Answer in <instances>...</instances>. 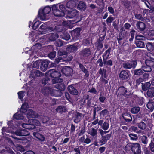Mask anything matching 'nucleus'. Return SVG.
Instances as JSON below:
<instances>
[{
  "label": "nucleus",
  "mask_w": 154,
  "mask_h": 154,
  "mask_svg": "<svg viewBox=\"0 0 154 154\" xmlns=\"http://www.w3.org/2000/svg\"><path fill=\"white\" fill-rule=\"evenodd\" d=\"M77 49V47L74 45L69 46L67 48V50L70 52H74L76 51Z\"/></svg>",
  "instance_id": "obj_28"
},
{
  "label": "nucleus",
  "mask_w": 154,
  "mask_h": 154,
  "mask_svg": "<svg viewBox=\"0 0 154 154\" xmlns=\"http://www.w3.org/2000/svg\"><path fill=\"white\" fill-rule=\"evenodd\" d=\"M110 53V50L109 49L107 50L104 53L103 57L105 56L106 58H108L109 56Z\"/></svg>",
  "instance_id": "obj_56"
},
{
  "label": "nucleus",
  "mask_w": 154,
  "mask_h": 154,
  "mask_svg": "<svg viewBox=\"0 0 154 154\" xmlns=\"http://www.w3.org/2000/svg\"><path fill=\"white\" fill-rule=\"evenodd\" d=\"M50 72L51 77L54 78L59 77L61 75L60 72L55 71L54 69L50 70Z\"/></svg>",
  "instance_id": "obj_10"
},
{
  "label": "nucleus",
  "mask_w": 154,
  "mask_h": 154,
  "mask_svg": "<svg viewBox=\"0 0 154 154\" xmlns=\"http://www.w3.org/2000/svg\"><path fill=\"white\" fill-rule=\"evenodd\" d=\"M141 140L142 143L144 144H146L148 143V140L146 136L144 135L142 136L141 138Z\"/></svg>",
  "instance_id": "obj_43"
},
{
  "label": "nucleus",
  "mask_w": 154,
  "mask_h": 154,
  "mask_svg": "<svg viewBox=\"0 0 154 154\" xmlns=\"http://www.w3.org/2000/svg\"><path fill=\"white\" fill-rule=\"evenodd\" d=\"M68 15L67 16V18H72L76 17L78 15L79 12L76 10L73 9L72 11L68 10Z\"/></svg>",
  "instance_id": "obj_7"
},
{
  "label": "nucleus",
  "mask_w": 154,
  "mask_h": 154,
  "mask_svg": "<svg viewBox=\"0 0 154 154\" xmlns=\"http://www.w3.org/2000/svg\"><path fill=\"white\" fill-rule=\"evenodd\" d=\"M40 63V61L38 60L34 62L33 64L32 67L33 68H38Z\"/></svg>",
  "instance_id": "obj_46"
},
{
  "label": "nucleus",
  "mask_w": 154,
  "mask_h": 154,
  "mask_svg": "<svg viewBox=\"0 0 154 154\" xmlns=\"http://www.w3.org/2000/svg\"><path fill=\"white\" fill-rule=\"evenodd\" d=\"M140 110V108L139 107H134L131 109V112L133 114L138 113Z\"/></svg>",
  "instance_id": "obj_36"
},
{
  "label": "nucleus",
  "mask_w": 154,
  "mask_h": 154,
  "mask_svg": "<svg viewBox=\"0 0 154 154\" xmlns=\"http://www.w3.org/2000/svg\"><path fill=\"white\" fill-rule=\"evenodd\" d=\"M109 124L108 122H105L103 125L102 128L104 130H107L109 127Z\"/></svg>",
  "instance_id": "obj_44"
},
{
  "label": "nucleus",
  "mask_w": 154,
  "mask_h": 154,
  "mask_svg": "<svg viewBox=\"0 0 154 154\" xmlns=\"http://www.w3.org/2000/svg\"><path fill=\"white\" fill-rule=\"evenodd\" d=\"M62 71L66 75H68L72 72V70L69 66H65L62 69Z\"/></svg>",
  "instance_id": "obj_11"
},
{
  "label": "nucleus",
  "mask_w": 154,
  "mask_h": 154,
  "mask_svg": "<svg viewBox=\"0 0 154 154\" xmlns=\"http://www.w3.org/2000/svg\"><path fill=\"white\" fill-rule=\"evenodd\" d=\"M106 97H105L102 96L101 95H100L99 100L100 102L103 103Z\"/></svg>",
  "instance_id": "obj_59"
},
{
  "label": "nucleus",
  "mask_w": 154,
  "mask_h": 154,
  "mask_svg": "<svg viewBox=\"0 0 154 154\" xmlns=\"http://www.w3.org/2000/svg\"><path fill=\"white\" fill-rule=\"evenodd\" d=\"M77 8L79 10L84 11L86 8V5L84 2L80 1L78 5Z\"/></svg>",
  "instance_id": "obj_17"
},
{
  "label": "nucleus",
  "mask_w": 154,
  "mask_h": 154,
  "mask_svg": "<svg viewBox=\"0 0 154 154\" xmlns=\"http://www.w3.org/2000/svg\"><path fill=\"white\" fill-rule=\"evenodd\" d=\"M40 22L39 21H37L34 22L32 26V29L34 30L36 29L40 24Z\"/></svg>",
  "instance_id": "obj_41"
},
{
  "label": "nucleus",
  "mask_w": 154,
  "mask_h": 154,
  "mask_svg": "<svg viewBox=\"0 0 154 154\" xmlns=\"http://www.w3.org/2000/svg\"><path fill=\"white\" fill-rule=\"evenodd\" d=\"M56 54V52H51L49 54L48 57L51 59L55 57Z\"/></svg>",
  "instance_id": "obj_51"
},
{
  "label": "nucleus",
  "mask_w": 154,
  "mask_h": 154,
  "mask_svg": "<svg viewBox=\"0 0 154 154\" xmlns=\"http://www.w3.org/2000/svg\"><path fill=\"white\" fill-rule=\"evenodd\" d=\"M79 67L81 69L82 71L85 73V76L88 77L89 75L88 72L86 69L83 66V65L81 64L79 65Z\"/></svg>",
  "instance_id": "obj_31"
},
{
  "label": "nucleus",
  "mask_w": 154,
  "mask_h": 154,
  "mask_svg": "<svg viewBox=\"0 0 154 154\" xmlns=\"http://www.w3.org/2000/svg\"><path fill=\"white\" fill-rule=\"evenodd\" d=\"M66 107L63 106H59L56 109V111L59 113H62L66 111Z\"/></svg>",
  "instance_id": "obj_24"
},
{
  "label": "nucleus",
  "mask_w": 154,
  "mask_h": 154,
  "mask_svg": "<svg viewBox=\"0 0 154 154\" xmlns=\"http://www.w3.org/2000/svg\"><path fill=\"white\" fill-rule=\"evenodd\" d=\"M142 69L144 71L146 72H150L152 70L151 67L146 65L143 66L142 67Z\"/></svg>",
  "instance_id": "obj_34"
},
{
  "label": "nucleus",
  "mask_w": 154,
  "mask_h": 154,
  "mask_svg": "<svg viewBox=\"0 0 154 154\" xmlns=\"http://www.w3.org/2000/svg\"><path fill=\"white\" fill-rule=\"evenodd\" d=\"M147 107L151 111H152L154 109V105L152 100H149L146 105Z\"/></svg>",
  "instance_id": "obj_30"
},
{
  "label": "nucleus",
  "mask_w": 154,
  "mask_h": 154,
  "mask_svg": "<svg viewBox=\"0 0 154 154\" xmlns=\"http://www.w3.org/2000/svg\"><path fill=\"white\" fill-rule=\"evenodd\" d=\"M98 127L99 126H98L96 129L93 128L90 129L89 131L88 134L93 137L96 136L97 134V129Z\"/></svg>",
  "instance_id": "obj_19"
},
{
  "label": "nucleus",
  "mask_w": 154,
  "mask_h": 154,
  "mask_svg": "<svg viewBox=\"0 0 154 154\" xmlns=\"http://www.w3.org/2000/svg\"><path fill=\"white\" fill-rule=\"evenodd\" d=\"M51 10L49 6L41 7L38 11V17L41 20H46L50 17V14Z\"/></svg>",
  "instance_id": "obj_1"
},
{
  "label": "nucleus",
  "mask_w": 154,
  "mask_h": 154,
  "mask_svg": "<svg viewBox=\"0 0 154 154\" xmlns=\"http://www.w3.org/2000/svg\"><path fill=\"white\" fill-rule=\"evenodd\" d=\"M137 27L138 29L140 31L143 30L145 28L144 23L142 22H138L137 23Z\"/></svg>",
  "instance_id": "obj_22"
},
{
  "label": "nucleus",
  "mask_w": 154,
  "mask_h": 154,
  "mask_svg": "<svg viewBox=\"0 0 154 154\" xmlns=\"http://www.w3.org/2000/svg\"><path fill=\"white\" fill-rule=\"evenodd\" d=\"M136 45L137 47L141 48H144L145 46V45L143 42L141 41H137L136 42Z\"/></svg>",
  "instance_id": "obj_38"
},
{
  "label": "nucleus",
  "mask_w": 154,
  "mask_h": 154,
  "mask_svg": "<svg viewBox=\"0 0 154 154\" xmlns=\"http://www.w3.org/2000/svg\"><path fill=\"white\" fill-rule=\"evenodd\" d=\"M104 64H106L107 65L112 66V61L111 60H109L108 61L104 60Z\"/></svg>",
  "instance_id": "obj_55"
},
{
  "label": "nucleus",
  "mask_w": 154,
  "mask_h": 154,
  "mask_svg": "<svg viewBox=\"0 0 154 154\" xmlns=\"http://www.w3.org/2000/svg\"><path fill=\"white\" fill-rule=\"evenodd\" d=\"M62 29V26L61 25H58L56 26L55 29L58 32H60Z\"/></svg>",
  "instance_id": "obj_54"
},
{
  "label": "nucleus",
  "mask_w": 154,
  "mask_h": 154,
  "mask_svg": "<svg viewBox=\"0 0 154 154\" xmlns=\"http://www.w3.org/2000/svg\"><path fill=\"white\" fill-rule=\"evenodd\" d=\"M2 133L3 134V132H6L8 133H13V131H10L9 130V128H6V127H3L2 129Z\"/></svg>",
  "instance_id": "obj_48"
},
{
  "label": "nucleus",
  "mask_w": 154,
  "mask_h": 154,
  "mask_svg": "<svg viewBox=\"0 0 154 154\" xmlns=\"http://www.w3.org/2000/svg\"><path fill=\"white\" fill-rule=\"evenodd\" d=\"M24 91H21L19 92L18 93L19 98L20 99H22L23 98L24 96Z\"/></svg>",
  "instance_id": "obj_47"
},
{
  "label": "nucleus",
  "mask_w": 154,
  "mask_h": 154,
  "mask_svg": "<svg viewBox=\"0 0 154 154\" xmlns=\"http://www.w3.org/2000/svg\"><path fill=\"white\" fill-rule=\"evenodd\" d=\"M24 116L21 112L19 113L17 112L13 116V119L20 120L23 119Z\"/></svg>",
  "instance_id": "obj_20"
},
{
  "label": "nucleus",
  "mask_w": 154,
  "mask_h": 154,
  "mask_svg": "<svg viewBox=\"0 0 154 154\" xmlns=\"http://www.w3.org/2000/svg\"><path fill=\"white\" fill-rule=\"evenodd\" d=\"M48 120V118L47 116H44L42 119V122L44 123H47Z\"/></svg>",
  "instance_id": "obj_57"
},
{
  "label": "nucleus",
  "mask_w": 154,
  "mask_h": 154,
  "mask_svg": "<svg viewBox=\"0 0 154 154\" xmlns=\"http://www.w3.org/2000/svg\"><path fill=\"white\" fill-rule=\"evenodd\" d=\"M146 65L149 66L150 67L152 66L154 64V62L151 60H147L145 61Z\"/></svg>",
  "instance_id": "obj_45"
},
{
  "label": "nucleus",
  "mask_w": 154,
  "mask_h": 154,
  "mask_svg": "<svg viewBox=\"0 0 154 154\" xmlns=\"http://www.w3.org/2000/svg\"><path fill=\"white\" fill-rule=\"evenodd\" d=\"M68 89L69 92L71 94L77 95L78 92L77 90L72 86H69L68 87Z\"/></svg>",
  "instance_id": "obj_16"
},
{
  "label": "nucleus",
  "mask_w": 154,
  "mask_h": 154,
  "mask_svg": "<svg viewBox=\"0 0 154 154\" xmlns=\"http://www.w3.org/2000/svg\"><path fill=\"white\" fill-rule=\"evenodd\" d=\"M65 60L63 59V57H59L58 58L56 59L55 63H58L60 62H62Z\"/></svg>",
  "instance_id": "obj_52"
},
{
  "label": "nucleus",
  "mask_w": 154,
  "mask_h": 154,
  "mask_svg": "<svg viewBox=\"0 0 154 154\" xmlns=\"http://www.w3.org/2000/svg\"><path fill=\"white\" fill-rule=\"evenodd\" d=\"M48 64V62L47 60H45L42 61L41 64L40 69L42 71H45L47 69Z\"/></svg>",
  "instance_id": "obj_13"
},
{
  "label": "nucleus",
  "mask_w": 154,
  "mask_h": 154,
  "mask_svg": "<svg viewBox=\"0 0 154 154\" xmlns=\"http://www.w3.org/2000/svg\"><path fill=\"white\" fill-rule=\"evenodd\" d=\"M147 95L151 97L154 96V88H151L149 89L147 92Z\"/></svg>",
  "instance_id": "obj_26"
},
{
  "label": "nucleus",
  "mask_w": 154,
  "mask_h": 154,
  "mask_svg": "<svg viewBox=\"0 0 154 154\" xmlns=\"http://www.w3.org/2000/svg\"><path fill=\"white\" fill-rule=\"evenodd\" d=\"M22 127L24 128L28 129H32L33 128L32 123H30V121L29 122V120L27 123H24L22 125Z\"/></svg>",
  "instance_id": "obj_21"
},
{
  "label": "nucleus",
  "mask_w": 154,
  "mask_h": 154,
  "mask_svg": "<svg viewBox=\"0 0 154 154\" xmlns=\"http://www.w3.org/2000/svg\"><path fill=\"white\" fill-rule=\"evenodd\" d=\"M137 126L139 128L142 130H145L146 128V124L143 122H141L139 123Z\"/></svg>",
  "instance_id": "obj_35"
},
{
  "label": "nucleus",
  "mask_w": 154,
  "mask_h": 154,
  "mask_svg": "<svg viewBox=\"0 0 154 154\" xmlns=\"http://www.w3.org/2000/svg\"><path fill=\"white\" fill-rule=\"evenodd\" d=\"M26 115L27 117L28 118H37L38 117V114L36 113L33 110L30 109H29L27 110Z\"/></svg>",
  "instance_id": "obj_8"
},
{
  "label": "nucleus",
  "mask_w": 154,
  "mask_h": 154,
  "mask_svg": "<svg viewBox=\"0 0 154 154\" xmlns=\"http://www.w3.org/2000/svg\"><path fill=\"white\" fill-rule=\"evenodd\" d=\"M119 90L120 91L121 94L123 95H125L126 93L127 92V90L124 87H120L119 88Z\"/></svg>",
  "instance_id": "obj_37"
},
{
  "label": "nucleus",
  "mask_w": 154,
  "mask_h": 154,
  "mask_svg": "<svg viewBox=\"0 0 154 154\" xmlns=\"http://www.w3.org/2000/svg\"><path fill=\"white\" fill-rule=\"evenodd\" d=\"M30 121V123H32L33 128L34 127V125L39 126L40 125V122L37 120L31 119L29 120V122Z\"/></svg>",
  "instance_id": "obj_23"
},
{
  "label": "nucleus",
  "mask_w": 154,
  "mask_h": 154,
  "mask_svg": "<svg viewBox=\"0 0 154 154\" xmlns=\"http://www.w3.org/2000/svg\"><path fill=\"white\" fill-rule=\"evenodd\" d=\"M21 133L20 134H19V136H26L29 134V133L28 131L26 129H21Z\"/></svg>",
  "instance_id": "obj_33"
},
{
  "label": "nucleus",
  "mask_w": 154,
  "mask_h": 154,
  "mask_svg": "<svg viewBox=\"0 0 154 154\" xmlns=\"http://www.w3.org/2000/svg\"><path fill=\"white\" fill-rule=\"evenodd\" d=\"M119 77L122 80H125L128 78L129 75L127 72L124 70L120 72Z\"/></svg>",
  "instance_id": "obj_12"
},
{
  "label": "nucleus",
  "mask_w": 154,
  "mask_h": 154,
  "mask_svg": "<svg viewBox=\"0 0 154 154\" xmlns=\"http://www.w3.org/2000/svg\"><path fill=\"white\" fill-rule=\"evenodd\" d=\"M143 79L142 78H139L136 81V82L137 84H140L141 82L143 81Z\"/></svg>",
  "instance_id": "obj_63"
},
{
  "label": "nucleus",
  "mask_w": 154,
  "mask_h": 154,
  "mask_svg": "<svg viewBox=\"0 0 154 154\" xmlns=\"http://www.w3.org/2000/svg\"><path fill=\"white\" fill-rule=\"evenodd\" d=\"M88 92H89L94 93V94H96L97 93V91L95 89V88H93L90 89V90Z\"/></svg>",
  "instance_id": "obj_62"
},
{
  "label": "nucleus",
  "mask_w": 154,
  "mask_h": 154,
  "mask_svg": "<svg viewBox=\"0 0 154 154\" xmlns=\"http://www.w3.org/2000/svg\"><path fill=\"white\" fill-rule=\"evenodd\" d=\"M143 73V72L140 69L135 70L134 71V74L135 75H141Z\"/></svg>",
  "instance_id": "obj_40"
},
{
  "label": "nucleus",
  "mask_w": 154,
  "mask_h": 154,
  "mask_svg": "<svg viewBox=\"0 0 154 154\" xmlns=\"http://www.w3.org/2000/svg\"><path fill=\"white\" fill-rule=\"evenodd\" d=\"M141 147L138 143H133L132 146L131 150L134 154H140L141 153Z\"/></svg>",
  "instance_id": "obj_6"
},
{
  "label": "nucleus",
  "mask_w": 154,
  "mask_h": 154,
  "mask_svg": "<svg viewBox=\"0 0 154 154\" xmlns=\"http://www.w3.org/2000/svg\"><path fill=\"white\" fill-rule=\"evenodd\" d=\"M114 20L113 17H109L106 20V22L107 23H110Z\"/></svg>",
  "instance_id": "obj_58"
},
{
  "label": "nucleus",
  "mask_w": 154,
  "mask_h": 154,
  "mask_svg": "<svg viewBox=\"0 0 154 154\" xmlns=\"http://www.w3.org/2000/svg\"><path fill=\"white\" fill-rule=\"evenodd\" d=\"M28 105L27 103H25L23 104L21 106V109L20 110V113H24L26 112H27V110L28 108Z\"/></svg>",
  "instance_id": "obj_18"
},
{
  "label": "nucleus",
  "mask_w": 154,
  "mask_h": 154,
  "mask_svg": "<svg viewBox=\"0 0 154 154\" xmlns=\"http://www.w3.org/2000/svg\"><path fill=\"white\" fill-rule=\"evenodd\" d=\"M131 131H132L135 132H137V131L138 130L137 128L135 126H132L130 129Z\"/></svg>",
  "instance_id": "obj_61"
},
{
  "label": "nucleus",
  "mask_w": 154,
  "mask_h": 154,
  "mask_svg": "<svg viewBox=\"0 0 154 154\" xmlns=\"http://www.w3.org/2000/svg\"><path fill=\"white\" fill-rule=\"evenodd\" d=\"M42 73L39 70H33L31 73L32 76L34 78L40 77L42 75Z\"/></svg>",
  "instance_id": "obj_14"
},
{
  "label": "nucleus",
  "mask_w": 154,
  "mask_h": 154,
  "mask_svg": "<svg viewBox=\"0 0 154 154\" xmlns=\"http://www.w3.org/2000/svg\"><path fill=\"white\" fill-rule=\"evenodd\" d=\"M52 10L54 15L56 17H62L64 16V13L58 8V5H54L52 7Z\"/></svg>",
  "instance_id": "obj_3"
},
{
  "label": "nucleus",
  "mask_w": 154,
  "mask_h": 154,
  "mask_svg": "<svg viewBox=\"0 0 154 154\" xmlns=\"http://www.w3.org/2000/svg\"><path fill=\"white\" fill-rule=\"evenodd\" d=\"M108 10L111 14H113L114 13L113 8L111 7H108Z\"/></svg>",
  "instance_id": "obj_64"
},
{
  "label": "nucleus",
  "mask_w": 154,
  "mask_h": 154,
  "mask_svg": "<svg viewBox=\"0 0 154 154\" xmlns=\"http://www.w3.org/2000/svg\"><path fill=\"white\" fill-rule=\"evenodd\" d=\"M55 87L59 89V90L51 89V92H50V94L52 96L55 97L61 96L62 94L61 91H64L65 89L64 85L63 83L57 84L55 85Z\"/></svg>",
  "instance_id": "obj_2"
},
{
  "label": "nucleus",
  "mask_w": 154,
  "mask_h": 154,
  "mask_svg": "<svg viewBox=\"0 0 154 154\" xmlns=\"http://www.w3.org/2000/svg\"><path fill=\"white\" fill-rule=\"evenodd\" d=\"M53 83H60L62 82L63 80L61 78H59V77H57L56 78H54L52 80Z\"/></svg>",
  "instance_id": "obj_39"
},
{
  "label": "nucleus",
  "mask_w": 154,
  "mask_h": 154,
  "mask_svg": "<svg viewBox=\"0 0 154 154\" xmlns=\"http://www.w3.org/2000/svg\"><path fill=\"white\" fill-rule=\"evenodd\" d=\"M150 83L149 82H147L144 84H142V88L143 90L146 91L147 90L150 86Z\"/></svg>",
  "instance_id": "obj_27"
},
{
  "label": "nucleus",
  "mask_w": 154,
  "mask_h": 154,
  "mask_svg": "<svg viewBox=\"0 0 154 154\" xmlns=\"http://www.w3.org/2000/svg\"><path fill=\"white\" fill-rule=\"evenodd\" d=\"M46 36L51 41L55 40L59 36L56 33H51L47 35Z\"/></svg>",
  "instance_id": "obj_15"
},
{
  "label": "nucleus",
  "mask_w": 154,
  "mask_h": 154,
  "mask_svg": "<svg viewBox=\"0 0 154 154\" xmlns=\"http://www.w3.org/2000/svg\"><path fill=\"white\" fill-rule=\"evenodd\" d=\"M78 0H67V3L66 5V6L68 9H72L75 7L78 2Z\"/></svg>",
  "instance_id": "obj_5"
},
{
  "label": "nucleus",
  "mask_w": 154,
  "mask_h": 154,
  "mask_svg": "<svg viewBox=\"0 0 154 154\" xmlns=\"http://www.w3.org/2000/svg\"><path fill=\"white\" fill-rule=\"evenodd\" d=\"M58 5V8L61 11H63L65 14V13L66 11H68L69 9L67 8V7H65V6L63 4Z\"/></svg>",
  "instance_id": "obj_25"
},
{
  "label": "nucleus",
  "mask_w": 154,
  "mask_h": 154,
  "mask_svg": "<svg viewBox=\"0 0 154 154\" xmlns=\"http://www.w3.org/2000/svg\"><path fill=\"white\" fill-rule=\"evenodd\" d=\"M63 39L66 40H68L69 39L70 36L67 33H66L63 37H62Z\"/></svg>",
  "instance_id": "obj_53"
},
{
  "label": "nucleus",
  "mask_w": 154,
  "mask_h": 154,
  "mask_svg": "<svg viewBox=\"0 0 154 154\" xmlns=\"http://www.w3.org/2000/svg\"><path fill=\"white\" fill-rule=\"evenodd\" d=\"M48 29V26L46 24L44 23L42 25L39 29V31L38 32V34H43L46 33L47 29Z\"/></svg>",
  "instance_id": "obj_9"
},
{
  "label": "nucleus",
  "mask_w": 154,
  "mask_h": 154,
  "mask_svg": "<svg viewBox=\"0 0 154 154\" xmlns=\"http://www.w3.org/2000/svg\"><path fill=\"white\" fill-rule=\"evenodd\" d=\"M107 113V111L106 109H104L101 111L100 112V115L103 116L106 115Z\"/></svg>",
  "instance_id": "obj_60"
},
{
  "label": "nucleus",
  "mask_w": 154,
  "mask_h": 154,
  "mask_svg": "<svg viewBox=\"0 0 154 154\" xmlns=\"http://www.w3.org/2000/svg\"><path fill=\"white\" fill-rule=\"evenodd\" d=\"M146 46L148 50L150 51L152 50L154 48L152 44L149 42H148L146 44Z\"/></svg>",
  "instance_id": "obj_42"
},
{
  "label": "nucleus",
  "mask_w": 154,
  "mask_h": 154,
  "mask_svg": "<svg viewBox=\"0 0 154 154\" xmlns=\"http://www.w3.org/2000/svg\"><path fill=\"white\" fill-rule=\"evenodd\" d=\"M107 141L103 137V136L102 137L101 140L99 142L100 145H102L105 144L106 143Z\"/></svg>",
  "instance_id": "obj_50"
},
{
  "label": "nucleus",
  "mask_w": 154,
  "mask_h": 154,
  "mask_svg": "<svg viewBox=\"0 0 154 154\" xmlns=\"http://www.w3.org/2000/svg\"><path fill=\"white\" fill-rule=\"evenodd\" d=\"M129 136L131 138V139L133 140H137L138 137L137 135L132 134H129Z\"/></svg>",
  "instance_id": "obj_49"
},
{
  "label": "nucleus",
  "mask_w": 154,
  "mask_h": 154,
  "mask_svg": "<svg viewBox=\"0 0 154 154\" xmlns=\"http://www.w3.org/2000/svg\"><path fill=\"white\" fill-rule=\"evenodd\" d=\"M51 89L48 87H45L43 88L42 89V92L44 94H47L50 93L51 92Z\"/></svg>",
  "instance_id": "obj_32"
},
{
  "label": "nucleus",
  "mask_w": 154,
  "mask_h": 154,
  "mask_svg": "<svg viewBox=\"0 0 154 154\" xmlns=\"http://www.w3.org/2000/svg\"><path fill=\"white\" fill-rule=\"evenodd\" d=\"M137 64V62L135 61H130L123 63L122 66L125 69H130L132 68H134Z\"/></svg>",
  "instance_id": "obj_4"
},
{
  "label": "nucleus",
  "mask_w": 154,
  "mask_h": 154,
  "mask_svg": "<svg viewBox=\"0 0 154 154\" xmlns=\"http://www.w3.org/2000/svg\"><path fill=\"white\" fill-rule=\"evenodd\" d=\"M82 54L85 56H88L91 54L90 50L89 49H85L82 52Z\"/></svg>",
  "instance_id": "obj_29"
}]
</instances>
